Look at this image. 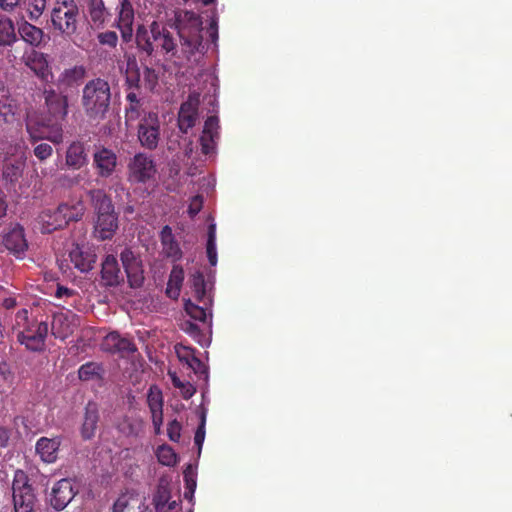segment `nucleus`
<instances>
[{
	"instance_id": "1",
	"label": "nucleus",
	"mask_w": 512,
	"mask_h": 512,
	"mask_svg": "<svg viewBox=\"0 0 512 512\" xmlns=\"http://www.w3.org/2000/svg\"><path fill=\"white\" fill-rule=\"evenodd\" d=\"M44 106L39 124L46 130L42 138L54 144L63 142V122L68 115V96L54 88H44Z\"/></svg>"
},
{
	"instance_id": "2",
	"label": "nucleus",
	"mask_w": 512,
	"mask_h": 512,
	"mask_svg": "<svg viewBox=\"0 0 512 512\" xmlns=\"http://www.w3.org/2000/svg\"><path fill=\"white\" fill-rule=\"evenodd\" d=\"M111 97V87L107 80L101 77L89 80L81 95V105L86 117L96 122L104 120L110 109Z\"/></svg>"
},
{
	"instance_id": "3",
	"label": "nucleus",
	"mask_w": 512,
	"mask_h": 512,
	"mask_svg": "<svg viewBox=\"0 0 512 512\" xmlns=\"http://www.w3.org/2000/svg\"><path fill=\"white\" fill-rule=\"evenodd\" d=\"M176 27L181 45V52L187 60L196 53L204 54L205 45L202 36L201 17L192 12L184 11L177 16Z\"/></svg>"
},
{
	"instance_id": "4",
	"label": "nucleus",
	"mask_w": 512,
	"mask_h": 512,
	"mask_svg": "<svg viewBox=\"0 0 512 512\" xmlns=\"http://www.w3.org/2000/svg\"><path fill=\"white\" fill-rule=\"evenodd\" d=\"M88 195L97 216L96 231L99 232L102 240L112 238L118 229V215L111 197L102 189H92Z\"/></svg>"
},
{
	"instance_id": "5",
	"label": "nucleus",
	"mask_w": 512,
	"mask_h": 512,
	"mask_svg": "<svg viewBox=\"0 0 512 512\" xmlns=\"http://www.w3.org/2000/svg\"><path fill=\"white\" fill-rule=\"evenodd\" d=\"M80 9L75 0H56L51 10L53 29L63 37L71 38L77 33Z\"/></svg>"
},
{
	"instance_id": "6",
	"label": "nucleus",
	"mask_w": 512,
	"mask_h": 512,
	"mask_svg": "<svg viewBox=\"0 0 512 512\" xmlns=\"http://www.w3.org/2000/svg\"><path fill=\"white\" fill-rule=\"evenodd\" d=\"M84 205L77 202L73 205L60 204L55 209H47L41 213L43 231L51 233L65 228L71 221H79L84 215Z\"/></svg>"
},
{
	"instance_id": "7",
	"label": "nucleus",
	"mask_w": 512,
	"mask_h": 512,
	"mask_svg": "<svg viewBox=\"0 0 512 512\" xmlns=\"http://www.w3.org/2000/svg\"><path fill=\"white\" fill-rule=\"evenodd\" d=\"M127 178L130 183L145 184L154 178L157 169L151 156L137 153L127 165Z\"/></svg>"
},
{
	"instance_id": "8",
	"label": "nucleus",
	"mask_w": 512,
	"mask_h": 512,
	"mask_svg": "<svg viewBox=\"0 0 512 512\" xmlns=\"http://www.w3.org/2000/svg\"><path fill=\"white\" fill-rule=\"evenodd\" d=\"M140 145L147 150L153 151L158 147L161 139L160 121L156 113H149L142 118L138 124L137 131Z\"/></svg>"
},
{
	"instance_id": "9",
	"label": "nucleus",
	"mask_w": 512,
	"mask_h": 512,
	"mask_svg": "<svg viewBox=\"0 0 512 512\" xmlns=\"http://www.w3.org/2000/svg\"><path fill=\"white\" fill-rule=\"evenodd\" d=\"M48 324L46 322H34L29 324L17 335L18 341L33 352H40L45 349V341L48 335Z\"/></svg>"
},
{
	"instance_id": "10",
	"label": "nucleus",
	"mask_w": 512,
	"mask_h": 512,
	"mask_svg": "<svg viewBox=\"0 0 512 512\" xmlns=\"http://www.w3.org/2000/svg\"><path fill=\"white\" fill-rule=\"evenodd\" d=\"M120 260L124 267L129 286L132 289L140 288L145 280L140 256L131 248H125L120 253Z\"/></svg>"
},
{
	"instance_id": "11",
	"label": "nucleus",
	"mask_w": 512,
	"mask_h": 512,
	"mask_svg": "<svg viewBox=\"0 0 512 512\" xmlns=\"http://www.w3.org/2000/svg\"><path fill=\"white\" fill-rule=\"evenodd\" d=\"M101 350L112 355H117L120 358H130L137 352V347L132 339L114 331L108 333L103 338Z\"/></svg>"
},
{
	"instance_id": "12",
	"label": "nucleus",
	"mask_w": 512,
	"mask_h": 512,
	"mask_svg": "<svg viewBox=\"0 0 512 512\" xmlns=\"http://www.w3.org/2000/svg\"><path fill=\"white\" fill-rule=\"evenodd\" d=\"M116 13L117 16L113 26L120 31L123 42L129 43L134 33L135 11L132 2L130 0H119V4L116 6Z\"/></svg>"
},
{
	"instance_id": "13",
	"label": "nucleus",
	"mask_w": 512,
	"mask_h": 512,
	"mask_svg": "<svg viewBox=\"0 0 512 512\" xmlns=\"http://www.w3.org/2000/svg\"><path fill=\"white\" fill-rule=\"evenodd\" d=\"M77 491L71 479L63 478L55 483L50 494V504L57 510H63L75 497Z\"/></svg>"
},
{
	"instance_id": "14",
	"label": "nucleus",
	"mask_w": 512,
	"mask_h": 512,
	"mask_svg": "<svg viewBox=\"0 0 512 512\" xmlns=\"http://www.w3.org/2000/svg\"><path fill=\"white\" fill-rule=\"evenodd\" d=\"M118 157L114 151L106 147L97 149L93 154V166L101 178H109L116 170Z\"/></svg>"
},
{
	"instance_id": "15",
	"label": "nucleus",
	"mask_w": 512,
	"mask_h": 512,
	"mask_svg": "<svg viewBox=\"0 0 512 512\" xmlns=\"http://www.w3.org/2000/svg\"><path fill=\"white\" fill-rule=\"evenodd\" d=\"M4 247L17 258H23L28 249L24 228L16 224L3 235Z\"/></svg>"
},
{
	"instance_id": "16",
	"label": "nucleus",
	"mask_w": 512,
	"mask_h": 512,
	"mask_svg": "<svg viewBox=\"0 0 512 512\" xmlns=\"http://www.w3.org/2000/svg\"><path fill=\"white\" fill-rule=\"evenodd\" d=\"M150 28H152V35L150 36L155 42V51L160 48L161 52L176 56L177 43L172 33L167 28L161 26L157 21H153L150 24Z\"/></svg>"
},
{
	"instance_id": "17",
	"label": "nucleus",
	"mask_w": 512,
	"mask_h": 512,
	"mask_svg": "<svg viewBox=\"0 0 512 512\" xmlns=\"http://www.w3.org/2000/svg\"><path fill=\"white\" fill-rule=\"evenodd\" d=\"M124 281L118 261L114 255H107L101 264V283L105 287H116Z\"/></svg>"
},
{
	"instance_id": "18",
	"label": "nucleus",
	"mask_w": 512,
	"mask_h": 512,
	"mask_svg": "<svg viewBox=\"0 0 512 512\" xmlns=\"http://www.w3.org/2000/svg\"><path fill=\"white\" fill-rule=\"evenodd\" d=\"M46 3L47 0H0V9L11 13L24 4L29 18L37 20L43 14Z\"/></svg>"
},
{
	"instance_id": "19",
	"label": "nucleus",
	"mask_w": 512,
	"mask_h": 512,
	"mask_svg": "<svg viewBox=\"0 0 512 512\" xmlns=\"http://www.w3.org/2000/svg\"><path fill=\"white\" fill-rule=\"evenodd\" d=\"M88 151L84 142L76 140L67 148L65 163L69 168L78 170L88 164Z\"/></svg>"
},
{
	"instance_id": "20",
	"label": "nucleus",
	"mask_w": 512,
	"mask_h": 512,
	"mask_svg": "<svg viewBox=\"0 0 512 512\" xmlns=\"http://www.w3.org/2000/svg\"><path fill=\"white\" fill-rule=\"evenodd\" d=\"M25 64L42 81L48 83L52 80L53 74L49 67L48 61L43 53L33 50L26 56Z\"/></svg>"
},
{
	"instance_id": "21",
	"label": "nucleus",
	"mask_w": 512,
	"mask_h": 512,
	"mask_svg": "<svg viewBox=\"0 0 512 512\" xmlns=\"http://www.w3.org/2000/svg\"><path fill=\"white\" fill-rule=\"evenodd\" d=\"M99 418L97 403L89 401L85 406L84 419L81 426V436L84 440H90L95 436Z\"/></svg>"
},
{
	"instance_id": "22",
	"label": "nucleus",
	"mask_w": 512,
	"mask_h": 512,
	"mask_svg": "<svg viewBox=\"0 0 512 512\" xmlns=\"http://www.w3.org/2000/svg\"><path fill=\"white\" fill-rule=\"evenodd\" d=\"M60 444L61 441L58 437H41L36 442L35 450L43 462L51 464L58 458Z\"/></svg>"
},
{
	"instance_id": "23",
	"label": "nucleus",
	"mask_w": 512,
	"mask_h": 512,
	"mask_svg": "<svg viewBox=\"0 0 512 512\" xmlns=\"http://www.w3.org/2000/svg\"><path fill=\"white\" fill-rule=\"evenodd\" d=\"M160 241L162 245V252L167 258H170L174 262L179 261L182 258V250L175 239L170 226L165 225L161 229Z\"/></svg>"
},
{
	"instance_id": "24",
	"label": "nucleus",
	"mask_w": 512,
	"mask_h": 512,
	"mask_svg": "<svg viewBox=\"0 0 512 512\" xmlns=\"http://www.w3.org/2000/svg\"><path fill=\"white\" fill-rule=\"evenodd\" d=\"M17 33L24 42L32 47H40L45 41L44 31L26 20L18 22Z\"/></svg>"
},
{
	"instance_id": "25",
	"label": "nucleus",
	"mask_w": 512,
	"mask_h": 512,
	"mask_svg": "<svg viewBox=\"0 0 512 512\" xmlns=\"http://www.w3.org/2000/svg\"><path fill=\"white\" fill-rule=\"evenodd\" d=\"M219 119L217 116H209L205 123L200 137L201 150L209 154L214 147L215 139L218 138Z\"/></svg>"
},
{
	"instance_id": "26",
	"label": "nucleus",
	"mask_w": 512,
	"mask_h": 512,
	"mask_svg": "<svg viewBox=\"0 0 512 512\" xmlns=\"http://www.w3.org/2000/svg\"><path fill=\"white\" fill-rule=\"evenodd\" d=\"M87 6L93 26L104 28L112 17L110 10L105 6L104 0H88Z\"/></svg>"
},
{
	"instance_id": "27",
	"label": "nucleus",
	"mask_w": 512,
	"mask_h": 512,
	"mask_svg": "<svg viewBox=\"0 0 512 512\" xmlns=\"http://www.w3.org/2000/svg\"><path fill=\"white\" fill-rule=\"evenodd\" d=\"M70 260L80 272H88L93 268L96 255L89 249L77 245L70 251Z\"/></svg>"
},
{
	"instance_id": "28",
	"label": "nucleus",
	"mask_w": 512,
	"mask_h": 512,
	"mask_svg": "<svg viewBox=\"0 0 512 512\" xmlns=\"http://www.w3.org/2000/svg\"><path fill=\"white\" fill-rule=\"evenodd\" d=\"M85 74L86 69L82 65L67 68L58 76L56 85L59 90L75 87L84 79Z\"/></svg>"
},
{
	"instance_id": "29",
	"label": "nucleus",
	"mask_w": 512,
	"mask_h": 512,
	"mask_svg": "<svg viewBox=\"0 0 512 512\" xmlns=\"http://www.w3.org/2000/svg\"><path fill=\"white\" fill-rule=\"evenodd\" d=\"M191 286L196 300L204 305H212V298L207 292V284L202 272L197 271L191 275Z\"/></svg>"
},
{
	"instance_id": "30",
	"label": "nucleus",
	"mask_w": 512,
	"mask_h": 512,
	"mask_svg": "<svg viewBox=\"0 0 512 512\" xmlns=\"http://www.w3.org/2000/svg\"><path fill=\"white\" fill-rule=\"evenodd\" d=\"M152 35V28L139 25L135 34V41L139 51L144 52L147 56H152L155 52V42Z\"/></svg>"
},
{
	"instance_id": "31",
	"label": "nucleus",
	"mask_w": 512,
	"mask_h": 512,
	"mask_svg": "<svg viewBox=\"0 0 512 512\" xmlns=\"http://www.w3.org/2000/svg\"><path fill=\"white\" fill-rule=\"evenodd\" d=\"M51 333L55 338L61 340H65L73 333V326L66 315L60 313L53 316Z\"/></svg>"
},
{
	"instance_id": "32",
	"label": "nucleus",
	"mask_w": 512,
	"mask_h": 512,
	"mask_svg": "<svg viewBox=\"0 0 512 512\" xmlns=\"http://www.w3.org/2000/svg\"><path fill=\"white\" fill-rule=\"evenodd\" d=\"M197 112L191 103L185 102L181 105L178 115L179 129L187 133V131L195 125Z\"/></svg>"
},
{
	"instance_id": "33",
	"label": "nucleus",
	"mask_w": 512,
	"mask_h": 512,
	"mask_svg": "<svg viewBox=\"0 0 512 512\" xmlns=\"http://www.w3.org/2000/svg\"><path fill=\"white\" fill-rule=\"evenodd\" d=\"M14 512H35L37 497L35 492L12 495Z\"/></svg>"
},
{
	"instance_id": "34",
	"label": "nucleus",
	"mask_w": 512,
	"mask_h": 512,
	"mask_svg": "<svg viewBox=\"0 0 512 512\" xmlns=\"http://www.w3.org/2000/svg\"><path fill=\"white\" fill-rule=\"evenodd\" d=\"M184 280V270L179 265H174L167 284L166 293L169 297L177 298Z\"/></svg>"
},
{
	"instance_id": "35",
	"label": "nucleus",
	"mask_w": 512,
	"mask_h": 512,
	"mask_svg": "<svg viewBox=\"0 0 512 512\" xmlns=\"http://www.w3.org/2000/svg\"><path fill=\"white\" fill-rule=\"evenodd\" d=\"M34 488L30 484V479L27 473L21 469L14 472L12 481V495L33 493Z\"/></svg>"
},
{
	"instance_id": "36",
	"label": "nucleus",
	"mask_w": 512,
	"mask_h": 512,
	"mask_svg": "<svg viewBox=\"0 0 512 512\" xmlns=\"http://www.w3.org/2000/svg\"><path fill=\"white\" fill-rule=\"evenodd\" d=\"M103 374L104 368L102 364L96 362L82 364L78 370L79 379L82 381L102 379Z\"/></svg>"
},
{
	"instance_id": "37",
	"label": "nucleus",
	"mask_w": 512,
	"mask_h": 512,
	"mask_svg": "<svg viewBox=\"0 0 512 512\" xmlns=\"http://www.w3.org/2000/svg\"><path fill=\"white\" fill-rule=\"evenodd\" d=\"M17 41L14 23L9 18L0 19V46H11Z\"/></svg>"
},
{
	"instance_id": "38",
	"label": "nucleus",
	"mask_w": 512,
	"mask_h": 512,
	"mask_svg": "<svg viewBox=\"0 0 512 512\" xmlns=\"http://www.w3.org/2000/svg\"><path fill=\"white\" fill-rule=\"evenodd\" d=\"M24 162L22 160L8 161L3 166V178L11 184L16 183L22 176L24 170Z\"/></svg>"
},
{
	"instance_id": "39",
	"label": "nucleus",
	"mask_w": 512,
	"mask_h": 512,
	"mask_svg": "<svg viewBox=\"0 0 512 512\" xmlns=\"http://www.w3.org/2000/svg\"><path fill=\"white\" fill-rule=\"evenodd\" d=\"M171 499V492L167 484L159 483L153 496V505L156 512H166V506Z\"/></svg>"
},
{
	"instance_id": "40",
	"label": "nucleus",
	"mask_w": 512,
	"mask_h": 512,
	"mask_svg": "<svg viewBox=\"0 0 512 512\" xmlns=\"http://www.w3.org/2000/svg\"><path fill=\"white\" fill-rule=\"evenodd\" d=\"M0 117L5 123L11 122L14 118L13 106L8 91L4 87H0Z\"/></svg>"
},
{
	"instance_id": "41",
	"label": "nucleus",
	"mask_w": 512,
	"mask_h": 512,
	"mask_svg": "<svg viewBox=\"0 0 512 512\" xmlns=\"http://www.w3.org/2000/svg\"><path fill=\"white\" fill-rule=\"evenodd\" d=\"M206 253L209 264L211 266H216L218 257L216 250V225L210 224L208 226V239L206 244Z\"/></svg>"
},
{
	"instance_id": "42",
	"label": "nucleus",
	"mask_w": 512,
	"mask_h": 512,
	"mask_svg": "<svg viewBox=\"0 0 512 512\" xmlns=\"http://www.w3.org/2000/svg\"><path fill=\"white\" fill-rule=\"evenodd\" d=\"M125 83L129 90L138 89L140 86V71L135 60L127 63Z\"/></svg>"
},
{
	"instance_id": "43",
	"label": "nucleus",
	"mask_w": 512,
	"mask_h": 512,
	"mask_svg": "<svg viewBox=\"0 0 512 512\" xmlns=\"http://www.w3.org/2000/svg\"><path fill=\"white\" fill-rule=\"evenodd\" d=\"M211 307V305H204L199 306L195 303H193L191 300H188L185 302V311L187 314L198 321L206 322L207 316H208V310Z\"/></svg>"
},
{
	"instance_id": "44",
	"label": "nucleus",
	"mask_w": 512,
	"mask_h": 512,
	"mask_svg": "<svg viewBox=\"0 0 512 512\" xmlns=\"http://www.w3.org/2000/svg\"><path fill=\"white\" fill-rule=\"evenodd\" d=\"M133 501H137V495L132 492L126 490L113 503L112 512H126L130 507Z\"/></svg>"
},
{
	"instance_id": "45",
	"label": "nucleus",
	"mask_w": 512,
	"mask_h": 512,
	"mask_svg": "<svg viewBox=\"0 0 512 512\" xmlns=\"http://www.w3.org/2000/svg\"><path fill=\"white\" fill-rule=\"evenodd\" d=\"M147 402L151 413L163 412L162 392L157 387H150Z\"/></svg>"
},
{
	"instance_id": "46",
	"label": "nucleus",
	"mask_w": 512,
	"mask_h": 512,
	"mask_svg": "<svg viewBox=\"0 0 512 512\" xmlns=\"http://www.w3.org/2000/svg\"><path fill=\"white\" fill-rule=\"evenodd\" d=\"M156 456L159 463H161L162 465L173 466L177 463L176 453L171 447L167 445L159 446L156 451Z\"/></svg>"
},
{
	"instance_id": "47",
	"label": "nucleus",
	"mask_w": 512,
	"mask_h": 512,
	"mask_svg": "<svg viewBox=\"0 0 512 512\" xmlns=\"http://www.w3.org/2000/svg\"><path fill=\"white\" fill-rule=\"evenodd\" d=\"M194 349L184 346L182 344L175 345V353L180 362L186 364H190L194 361L195 353Z\"/></svg>"
},
{
	"instance_id": "48",
	"label": "nucleus",
	"mask_w": 512,
	"mask_h": 512,
	"mask_svg": "<svg viewBox=\"0 0 512 512\" xmlns=\"http://www.w3.org/2000/svg\"><path fill=\"white\" fill-rule=\"evenodd\" d=\"M205 425H206V412L204 410L200 413V424L195 432L194 443L198 447L199 452L205 439Z\"/></svg>"
},
{
	"instance_id": "49",
	"label": "nucleus",
	"mask_w": 512,
	"mask_h": 512,
	"mask_svg": "<svg viewBox=\"0 0 512 512\" xmlns=\"http://www.w3.org/2000/svg\"><path fill=\"white\" fill-rule=\"evenodd\" d=\"M97 39L100 44L115 48L118 43V35L114 31H106L99 33Z\"/></svg>"
},
{
	"instance_id": "50",
	"label": "nucleus",
	"mask_w": 512,
	"mask_h": 512,
	"mask_svg": "<svg viewBox=\"0 0 512 512\" xmlns=\"http://www.w3.org/2000/svg\"><path fill=\"white\" fill-rule=\"evenodd\" d=\"M181 430L182 425L179 421H177L176 419L170 421L167 427V435L169 439L173 442H178L181 437Z\"/></svg>"
},
{
	"instance_id": "51",
	"label": "nucleus",
	"mask_w": 512,
	"mask_h": 512,
	"mask_svg": "<svg viewBox=\"0 0 512 512\" xmlns=\"http://www.w3.org/2000/svg\"><path fill=\"white\" fill-rule=\"evenodd\" d=\"M53 153V148L50 144L40 143L34 147V155L40 160L44 161L49 158Z\"/></svg>"
},
{
	"instance_id": "52",
	"label": "nucleus",
	"mask_w": 512,
	"mask_h": 512,
	"mask_svg": "<svg viewBox=\"0 0 512 512\" xmlns=\"http://www.w3.org/2000/svg\"><path fill=\"white\" fill-rule=\"evenodd\" d=\"M203 207V197L201 195L194 196L188 206V214L191 218L195 217Z\"/></svg>"
},
{
	"instance_id": "53",
	"label": "nucleus",
	"mask_w": 512,
	"mask_h": 512,
	"mask_svg": "<svg viewBox=\"0 0 512 512\" xmlns=\"http://www.w3.org/2000/svg\"><path fill=\"white\" fill-rule=\"evenodd\" d=\"M144 81L150 89H153L158 82V75L154 69L150 67L144 68L143 73Z\"/></svg>"
},
{
	"instance_id": "54",
	"label": "nucleus",
	"mask_w": 512,
	"mask_h": 512,
	"mask_svg": "<svg viewBox=\"0 0 512 512\" xmlns=\"http://www.w3.org/2000/svg\"><path fill=\"white\" fill-rule=\"evenodd\" d=\"M139 109H140V102L135 103H129V105L125 109V116L127 120H135L139 117Z\"/></svg>"
},
{
	"instance_id": "55",
	"label": "nucleus",
	"mask_w": 512,
	"mask_h": 512,
	"mask_svg": "<svg viewBox=\"0 0 512 512\" xmlns=\"http://www.w3.org/2000/svg\"><path fill=\"white\" fill-rule=\"evenodd\" d=\"M188 367L191 368L196 374L206 373V367L203 362L198 358L194 357V361L188 364Z\"/></svg>"
},
{
	"instance_id": "56",
	"label": "nucleus",
	"mask_w": 512,
	"mask_h": 512,
	"mask_svg": "<svg viewBox=\"0 0 512 512\" xmlns=\"http://www.w3.org/2000/svg\"><path fill=\"white\" fill-rule=\"evenodd\" d=\"M152 423L155 428V434H160L163 424V412L151 413Z\"/></svg>"
},
{
	"instance_id": "57",
	"label": "nucleus",
	"mask_w": 512,
	"mask_h": 512,
	"mask_svg": "<svg viewBox=\"0 0 512 512\" xmlns=\"http://www.w3.org/2000/svg\"><path fill=\"white\" fill-rule=\"evenodd\" d=\"M179 389L184 399H190L196 392L195 387L189 382L184 383Z\"/></svg>"
},
{
	"instance_id": "58",
	"label": "nucleus",
	"mask_w": 512,
	"mask_h": 512,
	"mask_svg": "<svg viewBox=\"0 0 512 512\" xmlns=\"http://www.w3.org/2000/svg\"><path fill=\"white\" fill-rule=\"evenodd\" d=\"M11 431L9 428L0 426V447H7L9 444Z\"/></svg>"
},
{
	"instance_id": "59",
	"label": "nucleus",
	"mask_w": 512,
	"mask_h": 512,
	"mask_svg": "<svg viewBox=\"0 0 512 512\" xmlns=\"http://www.w3.org/2000/svg\"><path fill=\"white\" fill-rule=\"evenodd\" d=\"M75 294H76L75 290L67 288V287L62 286V285H58L57 289H56V292H55V296L57 298L72 297Z\"/></svg>"
},
{
	"instance_id": "60",
	"label": "nucleus",
	"mask_w": 512,
	"mask_h": 512,
	"mask_svg": "<svg viewBox=\"0 0 512 512\" xmlns=\"http://www.w3.org/2000/svg\"><path fill=\"white\" fill-rule=\"evenodd\" d=\"M208 33H209L211 42L216 44V42L218 40V25H217L216 19H212L210 26L208 28Z\"/></svg>"
},
{
	"instance_id": "61",
	"label": "nucleus",
	"mask_w": 512,
	"mask_h": 512,
	"mask_svg": "<svg viewBox=\"0 0 512 512\" xmlns=\"http://www.w3.org/2000/svg\"><path fill=\"white\" fill-rule=\"evenodd\" d=\"M183 329L190 335H197L200 333V328L198 327V325L194 324L191 321H186L183 324Z\"/></svg>"
},
{
	"instance_id": "62",
	"label": "nucleus",
	"mask_w": 512,
	"mask_h": 512,
	"mask_svg": "<svg viewBox=\"0 0 512 512\" xmlns=\"http://www.w3.org/2000/svg\"><path fill=\"white\" fill-rule=\"evenodd\" d=\"M0 375L4 378V380H8L12 377L10 366L5 361L0 362Z\"/></svg>"
},
{
	"instance_id": "63",
	"label": "nucleus",
	"mask_w": 512,
	"mask_h": 512,
	"mask_svg": "<svg viewBox=\"0 0 512 512\" xmlns=\"http://www.w3.org/2000/svg\"><path fill=\"white\" fill-rule=\"evenodd\" d=\"M7 214V202L5 200V195L0 190V218L5 217Z\"/></svg>"
},
{
	"instance_id": "64",
	"label": "nucleus",
	"mask_w": 512,
	"mask_h": 512,
	"mask_svg": "<svg viewBox=\"0 0 512 512\" xmlns=\"http://www.w3.org/2000/svg\"><path fill=\"white\" fill-rule=\"evenodd\" d=\"M168 374H169V376H170V378H171V381H172V383H173L174 387H176V388H178V389H179L180 387H182V385L184 384V382H182V381L177 377L176 373H171V372H169Z\"/></svg>"
}]
</instances>
